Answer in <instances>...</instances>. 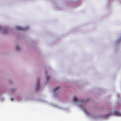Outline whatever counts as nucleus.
<instances>
[{
  "instance_id": "9",
  "label": "nucleus",
  "mask_w": 121,
  "mask_h": 121,
  "mask_svg": "<svg viewBox=\"0 0 121 121\" xmlns=\"http://www.w3.org/2000/svg\"><path fill=\"white\" fill-rule=\"evenodd\" d=\"M1 28V27H0V29Z\"/></svg>"
},
{
  "instance_id": "5",
  "label": "nucleus",
  "mask_w": 121,
  "mask_h": 121,
  "mask_svg": "<svg viewBox=\"0 0 121 121\" xmlns=\"http://www.w3.org/2000/svg\"><path fill=\"white\" fill-rule=\"evenodd\" d=\"M39 88V84H37V89H38V88Z\"/></svg>"
},
{
  "instance_id": "7",
  "label": "nucleus",
  "mask_w": 121,
  "mask_h": 121,
  "mask_svg": "<svg viewBox=\"0 0 121 121\" xmlns=\"http://www.w3.org/2000/svg\"><path fill=\"white\" fill-rule=\"evenodd\" d=\"M49 78V77L48 76H47V80H48Z\"/></svg>"
},
{
  "instance_id": "1",
  "label": "nucleus",
  "mask_w": 121,
  "mask_h": 121,
  "mask_svg": "<svg viewBox=\"0 0 121 121\" xmlns=\"http://www.w3.org/2000/svg\"><path fill=\"white\" fill-rule=\"evenodd\" d=\"M113 114L115 116H121V113L118 112H113Z\"/></svg>"
},
{
  "instance_id": "6",
  "label": "nucleus",
  "mask_w": 121,
  "mask_h": 121,
  "mask_svg": "<svg viewBox=\"0 0 121 121\" xmlns=\"http://www.w3.org/2000/svg\"><path fill=\"white\" fill-rule=\"evenodd\" d=\"M19 47L18 46H17L16 47V50H18L19 49Z\"/></svg>"
},
{
  "instance_id": "3",
  "label": "nucleus",
  "mask_w": 121,
  "mask_h": 121,
  "mask_svg": "<svg viewBox=\"0 0 121 121\" xmlns=\"http://www.w3.org/2000/svg\"><path fill=\"white\" fill-rule=\"evenodd\" d=\"M16 29L17 30H23L22 28H21V27L19 26H17L16 27Z\"/></svg>"
},
{
  "instance_id": "8",
  "label": "nucleus",
  "mask_w": 121,
  "mask_h": 121,
  "mask_svg": "<svg viewBox=\"0 0 121 121\" xmlns=\"http://www.w3.org/2000/svg\"><path fill=\"white\" fill-rule=\"evenodd\" d=\"M11 100H13V99H12V98H11Z\"/></svg>"
},
{
  "instance_id": "2",
  "label": "nucleus",
  "mask_w": 121,
  "mask_h": 121,
  "mask_svg": "<svg viewBox=\"0 0 121 121\" xmlns=\"http://www.w3.org/2000/svg\"><path fill=\"white\" fill-rule=\"evenodd\" d=\"M60 88V87L59 86H58V87H56L54 89V92H56L58 90H59V89Z\"/></svg>"
},
{
  "instance_id": "4",
  "label": "nucleus",
  "mask_w": 121,
  "mask_h": 121,
  "mask_svg": "<svg viewBox=\"0 0 121 121\" xmlns=\"http://www.w3.org/2000/svg\"><path fill=\"white\" fill-rule=\"evenodd\" d=\"M73 101L74 102H76L78 100V99L75 96L73 98Z\"/></svg>"
}]
</instances>
